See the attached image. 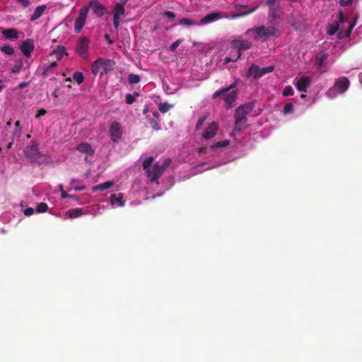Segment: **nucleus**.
<instances>
[{
  "label": "nucleus",
  "instance_id": "f257e3e1",
  "mask_svg": "<svg viewBox=\"0 0 362 362\" xmlns=\"http://www.w3.org/2000/svg\"><path fill=\"white\" fill-rule=\"evenodd\" d=\"M338 18V21L328 25L327 29V34L332 35L337 33L338 37L340 39L348 37L356 25L355 22L353 21L351 18L344 16L342 12L339 13Z\"/></svg>",
  "mask_w": 362,
  "mask_h": 362
},
{
  "label": "nucleus",
  "instance_id": "dca6fc26",
  "mask_svg": "<svg viewBox=\"0 0 362 362\" xmlns=\"http://www.w3.org/2000/svg\"><path fill=\"white\" fill-rule=\"evenodd\" d=\"M89 47V40L86 37L81 38L77 45L76 51L79 56L83 59L88 58V50Z\"/></svg>",
  "mask_w": 362,
  "mask_h": 362
},
{
  "label": "nucleus",
  "instance_id": "393cba45",
  "mask_svg": "<svg viewBox=\"0 0 362 362\" xmlns=\"http://www.w3.org/2000/svg\"><path fill=\"white\" fill-rule=\"evenodd\" d=\"M25 153L30 158H35V157L39 154L37 146L35 144L27 146L25 150Z\"/></svg>",
  "mask_w": 362,
  "mask_h": 362
},
{
  "label": "nucleus",
  "instance_id": "c756f323",
  "mask_svg": "<svg viewBox=\"0 0 362 362\" xmlns=\"http://www.w3.org/2000/svg\"><path fill=\"white\" fill-rule=\"evenodd\" d=\"M70 184L71 185V188L76 191H81L85 189V187L82 185H80L78 180L76 179L71 180Z\"/></svg>",
  "mask_w": 362,
  "mask_h": 362
},
{
  "label": "nucleus",
  "instance_id": "c9c22d12",
  "mask_svg": "<svg viewBox=\"0 0 362 362\" xmlns=\"http://www.w3.org/2000/svg\"><path fill=\"white\" fill-rule=\"evenodd\" d=\"M294 94L293 89L291 86H286L283 91V95L284 97L291 96Z\"/></svg>",
  "mask_w": 362,
  "mask_h": 362
},
{
  "label": "nucleus",
  "instance_id": "473e14b6",
  "mask_svg": "<svg viewBox=\"0 0 362 362\" xmlns=\"http://www.w3.org/2000/svg\"><path fill=\"white\" fill-rule=\"evenodd\" d=\"M73 78L78 84H81L83 83L84 77L81 72L77 71L74 74Z\"/></svg>",
  "mask_w": 362,
  "mask_h": 362
},
{
  "label": "nucleus",
  "instance_id": "7c9ffc66",
  "mask_svg": "<svg viewBox=\"0 0 362 362\" xmlns=\"http://www.w3.org/2000/svg\"><path fill=\"white\" fill-rule=\"evenodd\" d=\"M338 94H340V93H338L337 88H335V87L334 86H333V87L330 88L326 93L327 96L331 99L336 98Z\"/></svg>",
  "mask_w": 362,
  "mask_h": 362
},
{
  "label": "nucleus",
  "instance_id": "49530a36",
  "mask_svg": "<svg viewBox=\"0 0 362 362\" xmlns=\"http://www.w3.org/2000/svg\"><path fill=\"white\" fill-rule=\"evenodd\" d=\"M46 110L44 109H41L38 111L37 114L36 115V117L38 118L40 116L45 115L46 114Z\"/></svg>",
  "mask_w": 362,
  "mask_h": 362
},
{
  "label": "nucleus",
  "instance_id": "f704fd0d",
  "mask_svg": "<svg viewBox=\"0 0 362 362\" xmlns=\"http://www.w3.org/2000/svg\"><path fill=\"white\" fill-rule=\"evenodd\" d=\"M128 81L132 84H136L140 81V77L139 75L131 74L128 76Z\"/></svg>",
  "mask_w": 362,
  "mask_h": 362
},
{
  "label": "nucleus",
  "instance_id": "9d476101",
  "mask_svg": "<svg viewBox=\"0 0 362 362\" xmlns=\"http://www.w3.org/2000/svg\"><path fill=\"white\" fill-rule=\"evenodd\" d=\"M274 66H269L267 67L260 68L257 65L252 64L247 72V76H251L254 78H259L263 75L271 73L274 71Z\"/></svg>",
  "mask_w": 362,
  "mask_h": 362
},
{
  "label": "nucleus",
  "instance_id": "423d86ee",
  "mask_svg": "<svg viewBox=\"0 0 362 362\" xmlns=\"http://www.w3.org/2000/svg\"><path fill=\"white\" fill-rule=\"evenodd\" d=\"M113 60L105 58H99L94 61L91 66V73L94 76L103 75L112 71L115 66Z\"/></svg>",
  "mask_w": 362,
  "mask_h": 362
},
{
  "label": "nucleus",
  "instance_id": "9b49d317",
  "mask_svg": "<svg viewBox=\"0 0 362 362\" xmlns=\"http://www.w3.org/2000/svg\"><path fill=\"white\" fill-rule=\"evenodd\" d=\"M90 9V6L86 5L83 6L80 11L78 18L74 23V30L76 33H78L81 31L83 27L86 23L87 16Z\"/></svg>",
  "mask_w": 362,
  "mask_h": 362
},
{
  "label": "nucleus",
  "instance_id": "aec40b11",
  "mask_svg": "<svg viewBox=\"0 0 362 362\" xmlns=\"http://www.w3.org/2000/svg\"><path fill=\"white\" fill-rule=\"evenodd\" d=\"M334 86L337 88L338 93H344L349 86V81L346 77H339L335 82Z\"/></svg>",
  "mask_w": 362,
  "mask_h": 362
},
{
  "label": "nucleus",
  "instance_id": "4d7b16f0",
  "mask_svg": "<svg viewBox=\"0 0 362 362\" xmlns=\"http://www.w3.org/2000/svg\"><path fill=\"white\" fill-rule=\"evenodd\" d=\"M360 82L362 83V74L359 75Z\"/></svg>",
  "mask_w": 362,
  "mask_h": 362
},
{
  "label": "nucleus",
  "instance_id": "a878e982",
  "mask_svg": "<svg viewBox=\"0 0 362 362\" xmlns=\"http://www.w3.org/2000/svg\"><path fill=\"white\" fill-rule=\"evenodd\" d=\"M114 184H115V182L113 181L105 182H103V183H101V184H99L98 185L93 187L92 191L93 192H96L98 190L104 191V190H106V189L110 188L111 187H112L114 185Z\"/></svg>",
  "mask_w": 362,
  "mask_h": 362
},
{
  "label": "nucleus",
  "instance_id": "bb28decb",
  "mask_svg": "<svg viewBox=\"0 0 362 362\" xmlns=\"http://www.w3.org/2000/svg\"><path fill=\"white\" fill-rule=\"evenodd\" d=\"M45 8H46L45 6H37L35 9L34 13H33L30 20L33 21L38 19L42 16L43 12L45 11Z\"/></svg>",
  "mask_w": 362,
  "mask_h": 362
},
{
  "label": "nucleus",
  "instance_id": "1a4fd4ad",
  "mask_svg": "<svg viewBox=\"0 0 362 362\" xmlns=\"http://www.w3.org/2000/svg\"><path fill=\"white\" fill-rule=\"evenodd\" d=\"M312 82V76H300L294 78L293 85L299 92L306 93Z\"/></svg>",
  "mask_w": 362,
  "mask_h": 362
},
{
  "label": "nucleus",
  "instance_id": "79ce46f5",
  "mask_svg": "<svg viewBox=\"0 0 362 362\" xmlns=\"http://www.w3.org/2000/svg\"><path fill=\"white\" fill-rule=\"evenodd\" d=\"M135 97L132 94H127L126 95V101L128 104H132L135 101Z\"/></svg>",
  "mask_w": 362,
  "mask_h": 362
},
{
  "label": "nucleus",
  "instance_id": "5fc2aeb1",
  "mask_svg": "<svg viewBox=\"0 0 362 362\" xmlns=\"http://www.w3.org/2000/svg\"><path fill=\"white\" fill-rule=\"evenodd\" d=\"M306 97V95L305 94V93H302L301 95H300V98H305Z\"/></svg>",
  "mask_w": 362,
  "mask_h": 362
},
{
  "label": "nucleus",
  "instance_id": "4c0bfd02",
  "mask_svg": "<svg viewBox=\"0 0 362 362\" xmlns=\"http://www.w3.org/2000/svg\"><path fill=\"white\" fill-rule=\"evenodd\" d=\"M162 15L163 18H166L168 19L167 22H169L175 18V14L172 11H165L163 13Z\"/></svg>",
  "mask_w": 362,
  "mask_h": 362
},
{
  "label": "nucleus",
  "instance_id": "6e6d98bb",
  "mask_svg": "<svg viewBox=\"0 0 362 362\" xmlns=\"http://www.w3.org/2000/svg\"><path fill=\"white\" fill-rule=\"evenodd\" d=\"M59 189H60V191H61V192H62V191H64V189H63V186H62V185H59Z\"/></svg>",
  "mask_w": 362,
  "mask_h": 362
},
{
  "label": "nucleus",
  "instance_id": "3c124183",
  "mask_svg": "<svg viewBox=\"0 0 362 362\" xmlns=\"http://www.w3.org/2000/svg\"><path fill=\"white\" fill-rule=\"evenodd\" d=\"M4 82L2 80H0V92L4 89Z\"/></svg>",
  "mask_w": 362,
  "mask_h": 362
},
{
  "label": "nucleus",
  "instance_id": "864d4df0",
  "mask_svg": "<svg viewBox=\"0 0 362 362\" xmlns=\"http://www.w3.org/2000/svg\"><path fill=\"white\" fill-rule=\"evenodd\" d=\"M70 198H72V199H74L76 201H78V198L76 195H71V197H69Z\"/></svg>",
  "mask_w": 362,
  "mask_h": 362
},
{
  "label": "nucleus",
  "instance_id": "4468645a",
  "mask_svg": "<svg viewBox=\"0 0 362 362\" xmlns=\"http://www.w3.org/2000/svg\"><path fill=\"white\" fill-rule=\"evenodd\" d=\"M230 144L229 140H223L221 141H218L211 145L209 148H201L199 149V153H205L208 151L213 153H218L221 151V150L226 148Z\"/></svg>",
  "mask_w": 362,
  "mask_h": 362
},
{
  "label": "nucleus",
  "instance_id": "37998d69",
  "mask_svg": "<svg viewBox=\"0 0 362 362\" xmlns=\"http://www.w3.org/2000/svg\"><path fill=\"white\" fill-rule=\"evenodd\" d=\"M34 213V209L33 208H27L24 210V214L27 216H31Z\"/></svg>",
  "mask_w": 362,
  "mask_h": 362
},
{
  "label": "nucleus",
  "instance_id": "603ef678",
  "mask_svg": "<svg viewBox=\"0 0 362 362\" xmlns=\"http://www.w3.org/2000/svg\"><path fill=\"white\" fill-rule=\"evenodd\" d=\"M21 1L23 2L25 6H28L29 3L28 0H21Z\"/></svg>",
  "mask_w": 362,
  "mask_h": 362
},
{
  "label": "nucleus",
  "instance_id": "412c9836",
  "mask_svg": "<svg viewBox=\"0 0 362 362\" xmlns=\"http://www.w3.org/2000/svg\"><path fill=\"white\" fill-rule=\"evenodd\" d=\"M221 18V16L220 13H209V14L206 15V16H204L202 19L199 25L209 24L214 21H218Z\"/></svg>",
  "mask_w": 362,
  "mask_h": 362
},
{
  "label": "nucleus",
  "instance_id": "c03bdc74",
  "mask_svg": "<svg viewBox=\"0 0 362 362\" xmlns=\"http://www.w3.org/2000/svg\"><path fill=\"white\" fill-rule=\"evenodd\" d=\"M21 67H22V64L21 63L20 64L15 66L12 69L11 71H12L13 73H18V72H19V71H20V70L21 69Z\"/></svg>",
  "mask_w": 362,
  "mask_h": 362
},
{
  "label": "nucleus",
  "instance_id": "cd10ccee",
  "mask_svg": "<svg viewBox=\"0 0 362 362\" xmlns=\"http://www.w3.org/2000/svg\"><path fill=\"white\" fill-rule=\"evenodd\" d=\"M179 24L186 27H190L192 25H199V23H196L192 19L183 18L180 19Z\"/></svg>",
  "mask_w": 362,
  "mask_h": 362
},
{
  "label": "nucleus",
  "instance_id": "09e8293b",
  "mask_svg": "<svg viewBox=\"0 0 362 362\" xmlns=\"http://www.w3.org/2000/svg\"><path fill=\"white\" fill-rule=\"evenodd\" d=\"M151 126L152 127L156 129V130H158L160 129V127L159 125L156 122H151Z\"/></svg>",
  "mask_w": 362,
  "mask_h": 362
},
{
  "label": "nucleus",
  "instance_id": "5701e85b",
  "mask_svg": "<svg viewBox=\"0 0 362 362\" xmlns=\"http://www.w3.org/2000/svg\"><path fill=\"white\" fill-rule=\"evenodd\" d=\"M88 6H92L93 11L98 16H101L105 13V7L98 2L90 3Z\"/></svg>",
  "mask_w": 362,
  "mask_h": 362
},
{
  "label": "nucleus",
  "instance_id": "6e6552de",
  "mask_svg": "<svg viewBox=\"0 0 362 362\" xmlns=\"http://www.w3.org/2000/svg\"><path fill=\"white\" fill-rule=\"evenodd\" d=\"M235 86H230L228 88L222 89L220 90L216 91L213 98H216L220 95H222L223 100L225 101L227 107H231L235 105V101L237 98V93L235 90H231Z\"/></svg>",
  "mask_w": 362,
  "mask_h": 362
},
{
  "label": "nucleus",
  "instance_id": "2f4dec72",
  "mask_svg": "<svg viewBox=\"0 0 362 362\" xmlns=\"http://www.w3.org/2000/svg\"><path fill=\"white\" fill-rule=\"evenodd\" d=\"M1 51L7 55H12L14 53V49L10 45L2 46Z\"/></svg>",
  "mask_w": 362,
  "mask_h": 362
},
{
  "label": "nucleus",
  "instance_id": "f8f14e48",
  "mask_svg": "<svg viewBox=\"0 0 362 362\" xmlns=\"http://www.w3.org/2000/svg\"><path fill=\"white\" fill-rule=\"evenodd\" d=\"M128 0H119L114 8V26L117 29L119 25L121 18L124 15V6Z\"/></svg>",
  "mask_w": 362,
  "mask_h": 362
},
{
  "label": "nucleus",
  "instance_id": "b1692460",
  "mask_svg": "<svg viewBox=\"0 0 362 362\" xmlns=\"http://www.w3.org/2000/svg\"><path fill=\"white\" fill-rule=\"evenodd\" d=\"M86 213H87V211H83L82 209H80V208H75V209L69 210L66 212V215L70 218H78V217L81 216V215L85 214Z\"/></svg>",
  "mask_w": 362,
  "mask_h": 362
},
{
  "label": "nucleus",
  "instance_id": "ea45409f",
  "mask_svg": "<svg viewBox=\"0 0 362 362\" xmlns=\"http://www.w3.org/2000/svg\"><path fill=\"white\" fill-rule=\"evenodd\" d=\"M182 40L178 39L175 42H173L170 46V50L174 52L176 50L177 47L182 42Z\"/></svg>",
  "mask_w": 362,
  "mask_h": 362
},
{
  "label": "nucleus",
  "instance_id": "c85d7f7f",
  "mask_svg": "<svg viewBox=\"0 0 362 362\" xmlns=\"http://www.w3.org/2000/svg\"><path fill=\"white\" fill-rule=\"evenodd\" d=\"M65 47H58L55 50L53 51V54L55 55V57L57 59H61L64 54H65Z\"/></svg>",
  "mask_w": 362,
  "mask_h": 362
},
{
  "label": "nucleus",
  "instance_id": "a18cd8bd",
  "mask_svg": "<svg viewBox=\"0 0 362 362\" xmlns=\"http://www.w3.org/2000/svg\"><path fill=\"white\" fill-rule=\"evenodd\" d=\"M325 58V54L320 53L317 55V59L319 61V64L321 65L322 63V60Z\"/></svg>",
  "mask_w": 362,
  "mask_h": 362
},
{
  "label": "nucleus",
  "instance_id": "2eb2a0df",
  "mask_svg": "<svg viewBox=\"0 0 362 362\" xmlns=\"http://www.w3.org/2000/svg\"><path fill=\"white\" fill-rule=\"evenodd\" d=\"M109 132L111 139L114 142L119 141L122 138L123 133L121 124L116 122H112L110 124Z\"/></svg>",
  "mask_w": 362,
  "mask_h": 362
},
{
  "label": "nucleus",
  "instance_id": "f03ea898",
  "mask_svg": "<svg viewBox=\"0 0 362 362\" xmlns=\"http://www.w3.org/2000/svg\"><path fill=\"white\" fill-rule=\"evenodd\" d=\"M245 35L250 38L255 40L265 42L270 37H279L281 35V31L274 25L267 26H259L254 28L248 29Z\"/></svg>",
  "mask_w": 362,
  "mask_h": 362
},
{
  "label": "nucleus",
  "instance_id": "4be33fe9",
  "mask_svg": "<svg viewBox=\"0 0 362 362\" xmlns=\"http://www.w3.org/2000/svg\"><path fill=\"white\" fill-rule=\"evenodd\" d=\"M1 33L6 39L8 40H16L19 37V33L15 28L4 29L1 31Z\"/></svg>",
  "mask_w": 362,
  "mask_h": 362
},
{
  "label": "nucleus",
  "instance_id": "39448f33",
  "mask_svg": "<svg viewBox=\"0 0 362 362\" xmlns=\"http://www.w3.org/2000/svg\"><path fill=\"white\" fill-rule=\"evenodd\" d=\"M231 46L234 49V52H231L230 56L226 58V64L229 62L237 61L240 57L243 51L251 47L252 43L249 40L235 39L231 42Z\"/></svg>",
  "mask_w": 362,
  "mask_h": 362
},
{
  "label": "nucleus",
  "instance_id": "72a5a7b5",
  "mask_svg": "<svg viewBox=\"0 0 362 362\" xmlns=\"http://www.w3.org/2000/svg\"><path fill=\"white\" fill-rule=\"evenodd\" d=\"M172 107V105H170L167 103H161L158 105V109L161 112L165 113L168 112Z\"/></svg>",
  "mask_w": 362,
  "mask_h": 362
},
{
  "label": "nucleus",
  "instance_id": "f3484780",
  "mask_svg": "<svg viewBox=\"0 0 362 362\" xmlns=\"http://www.w3.org/2000/svg\"><path fill=\"white\" fill-rule=\"evenodd\" d=\"M126 200L122 193H116L110 195L109 203L112 208L122 207L124 206Z\"/></svg>",
  "mask_w": 362,
  "mask_h": 362
},
{
  "label": "nucleus",
  "instance_id": "6ab92c4d",
  "mask_svg": "<svg viewBox=\"0 0 362 362\" xmlns=\"http://www.w3.org/2000/svg\"><path fill=\"white\" fill-rule=\"evenodd\" d=\"M76 149L81 153L86 154L85 160L88 161V157L94 154L95 150L88 143L83 142L78 144Z\"/></svg>",
  "mask_w": 362,
  "mask_h": 362
},
{
  "label": "nucleus",
  "instance_id": "13d9d810",
  "mask_svg": "<svg viewBox=\"0 0 362 362\" xmlns=\"http://www.w3.org/2000/svg\"><path fill=\"white\" fill-rule=\"evenodd\" d=\"M24 86H25V83H21V84L20 85V87H24Z\"/></svg>",
  "mask_w": 362,
  "mask_h": 362
},
{
  "label": "nucleus",
  "instance_id": "a19ab883",
  "mask_svg": "<svg viewBox=\"0 0 362 362\" xmlns=\"http://www.w3.org/2000/svg\"><path fill=\"white\" fill-rule=\"evenodd\" d=\"M256 8H257V6H254L250 11H248L247 12L243 13L241 14L233 15L232 17L234 18H238V17H240V16L247 15L249 13H251L254 12L256 10Z\"/></svg>",
  "mask_w": 362,
  "mask_h": 362
},
{
  "label": "nucleus",
  "instance_id": "ddd939ff",
  "mask_svg": "<svg viewBox=\"0 0 362 362\" xmlns=\"http://www.w3.org/2000/svg\"><path fill=\"white\" fill-rule=\"evenodd\" d=\"M269 6V22L271 25H276V21L279 18L278 15L279 2L278 0H268L267 2Z\"/></svg>",
  "mask_w": 362,
  "mask_h": 362
},
{
  "label": "nucleus",
  "instance_id": "58836bf2",
  "mask_svg": "<svg viewBox=\"0 0 362 362\" xmlns=\"http://www.w3.org/2000/svg\"><path fill=\"white\" fill-rule=\"evenodd\" d=\"M47 209H48V206H47V204L40 203L37 206L36 210L38 213H44L45 211H47Z\"/></svg>",
  "mask_w": 362,
  "mask_h": 362
},
{
  "label": "nucleus",
  "instance_id": "a211bd4d",
  "mask_svg": "<svg viewBox=\"0 0 362 362\" xmlns=\"http://www.w3.org/2000/svg\"><path fill=\"white\" fill-rule=\"evenodd\" d=\"M19 48L26 57H30L35 48L34 41L32 39H27L22 42Z\"/></svg>",
  "mask_w": 362,
  "mask_h": 362
},
{
  "label": "nucleus",
  "instance_id": "e433bc0d",
  "mask_svg": "<svg viewBox=\"0 0 362 362\" xmlns=\"http://www.w3.org/2000/svg\"><path fill=\"white\" fill-rule=\"evenodd\" d=\"M293 106L292 103H286L284 107L283 113L284 115H287V114L293 112Z\"/></svg>",
  "mask_w": 362,
  "mask_h": 362
},
{
  "label": "nucleus",
  "instance_id": "0eeeda50",
  "mask_svg": "<svg viewBox=\"0 0 362 362\" xmlns=\"http://www.w3.org/2000/svg\"><path fill=\"white\" fill-rule=\"evenodd\" d=\"M250 107L249 105H243L239 107L236 110V119L233 130L231 133L233 136H236L245 127L247 122V118L245 115L250 111Z\"/></svg>",
  "mask_w": 362,
  "mask_h": 362
},
{
  "label": "nucleus",
  "instance_id": "20e7f679",
  "mask_svg": "<svg viewBox=\"0 0 362 362\" xmlns=\"http://www.w3.org/2000/svg\"><path fill=\"white\" fill-rule=\"evenodd\" d=\"M153 158L149 156L143 161L144 170L146 171V176L151 182L157 180L163 173L165 168L168 166L170 163V159H166L163 165H160L157 163L153 165Z\"/></svg>",
  "mask_w": 362,
  "mask_h": 362
},
{
  "label": "nucleus",
  "instance_id": "bf43d9fd",
  "mask_svg": "<svg viewBox=\"0 0 362 362\" xmlns=\"http://www.w3.org/2000/svg\"><path fill=\"white\" fill-rule=\"evenodd\" d=\"M105 38H106V40H109V36L107 35H105Z\"/></svg>",
  "mask_w": 362,
  "mask_h": 362
},
{
  "label": "nucleus",
  "instance_id": "de8ad7c7",
  "mask_svg": "<svg viewBox=\"0 0 362 362\" xmlns=\"http://www.w3.org/2000/svg\"><path fill=\"white\" fill-rule=\"evenodd\" d=\"M352 1V0H339V3L342 6H346L350 4Z\"/></svg>",
  "mask_w": 362,
  "mask_h": 362
},
{
  "label": "nucleus",
  "instance_id": "8fccbe9b",
  "mask_svg": "<svg viewBox=\"0 0 362 362\" xmlns=\"http://www.w3.org/2000/svg\"><path fill=\"white\" fill-rule=\"evenodd\" d=\"M61 197L62 199H65V198H68L69 197H71L70 194H67L64 190V191H62V194H61Z\"/></svg>",
  "mask_w": 362,
  "mask_h": 362
},
{
  "label": "nucleus",
  "instance_id": "7ed1b4c3",
  "mask_svg": "<svg viewBox=\"0 0 362 362\" xmlns=\"http://www.w3.org/2000/svg\"><path fill=\"white\" fill-rule=\"evenodd\" d=\"M196 129L201 131L200 135L202 139L209 140L216 135L219 124L215 121H207V116L204 115L198 119Z\"/></svg>",
  "mask_w": 362,
  "mask_h": 362
}]
</instances>
